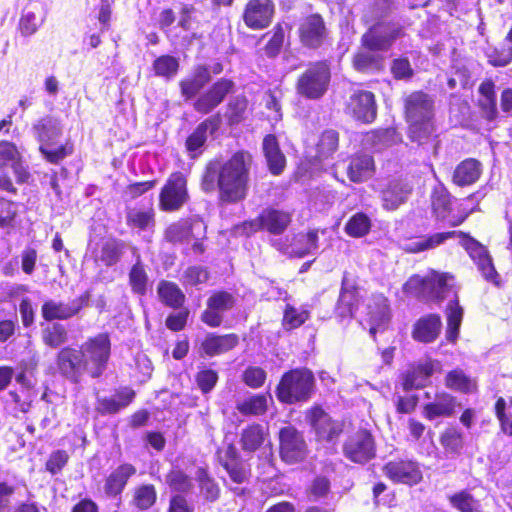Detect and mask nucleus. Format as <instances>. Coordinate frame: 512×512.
Masks as SVG:
<instances>
[{"label": "nucleus", "instance_id": "680f3d73", "mask_svg": "<svg viewBox=\"0 0 512 512\" xmlns=\"http://www.w3.org/2000/svg\"><path fill=\"white\" fill-rule=\"evenodd\" d=\"M166 483L176 494H187L193 488L191 477L179 467H173L167 472Z\"/></svg>", "mask_w": 512, "mask_h": 512}, {"label": "nucleus", "instance_id": "6e6d98bb", "mask_svg": "<svg viewBox=\"0 0 512 512\" xmlns=\"http://www.w3.org/2000/svg\"><path fill=\"white\" fill-rule=\"evenodd\" d=\"M196 481L200 494L208 502H216L221 495V488L210 475L207 468L199 467L196 472Z\"/></svg>", "mask_w": 512, "mask_h": 512}, {"label": "nucleus", "instance_id": "f8f14e48", "mask_svg": "<svg viewBox=\"0 0 512 512\" xmlns=\"http://www.w3.org/2000/svg\"><path fill=\"white\" fill-rule=\"evenodd\" d=\"M404 36L405 30L402 25L393 21H379L361 36V48L387 51L397 39Z\"/></svg>", "mask_w": 512, "mask_h": 512}, {"label": "nucleus", "instance_id": "603ef678", "mask_svg": "<svg viewBox=\"0 0 512 512\" xmlns=\"http://www.w3.org/2000/svg\"><path fill=\"white\" fill-rule=\"evenodd\" d=\"M459 230H449L444 232H437L430 234L423 239L413 242L406 247L408 253H421L427 250L434 249L449 239L457 238Z\"/></svg>", "mask_w": 512, "mask_h": 512}, {"label": "nucleus", "instance_id": "bb28decb", "mask_svg": "<svg viewBox=\"0 0 512 512\" xmlns=\"http://www.w3.org/2000/svg\"><path fill=\"white\" fill-rule=\"evenodd\" d=\"M359 291L355 284L348 285L346 276L341 281L339 297L334 313L338 320H351L354 318L359 305Z\"/></svg>", "mask_w": 512, "mask_h": 512}, {"label": "nucleus", "instance_id": "a878e982", "mask_svg": "<svg viewBox=\"0 0 512 512\" xmlns=\"http://www.w3.org/2000/svg\"><path fill=\"white\" fill-rule=\"evenodd\" d=\"M137 473L135 465L123 462L114 468L104 479L103 491L108 498L121 496L130 479Z\"/></svg>", "mask_w": 512, "mask_h": 512}, {"label": "nucleus", "instance_id": "f257e3e1", "mask_svg": "<svg viewBox=\"0 0 512 512\" xmlns=\"http://www.w3.org/2000/svg\"><path fill=\"white\" fill-rule=\"evenodd\" d=\"M252 155L245 150L234 152L226 161L213 158L206 162L200 188L206 194L217 192L222 204H236L246 199L249 192Z\"/></svg>", "mask_w": 512, "mask_h": 512}, {"label": "nucleus", "instance_id": "49530a36", "mask_svg": "<svg viewBox=\"0 0 512 512\" xmlns=\"http://www.w3.org/2000/svg\"><path fill=\"white\" fill-rule=\"evenodd\" d=\"M267 430L260 423H250L240 434L239 443L244 452H255L265 442Z\"/></svg>", "mask_w": 512, "mask_h": 512}, {"label": "nucleus", "instance_id": "4be33fe9", "mask_svg": "<svg viewBox=\"0 0 512 512\" xmlns=\"http://www.w3.org/2000/svg\"><path fill=\"white\" fill-rule=\"evenodd\" d=\"M221 125L220 115L214 114L200 122L185 140V149L191 159L198 157L205 146L208 133L214 134Z\"/></svg>", "mask_w": 512, "mask_h": 512}, {"label": "nucleus", "instance_id": "0eeeda50", "mask_svg": "<svg viewBox=\"0 0 512 512\" xmlns=\"http://www.w3.org/2000/svg\"><path fill=\"white\" fill-rule=\"evenodd\" d=\"M342 454L351 463L365 465L376 458L377 442L366 426L352 428L342 443Z\"/></svg>", "mask_w": 512, "mask_h": 512}, {"label": "nucleus", "instance_id": "58836bf2", "mask_svg": "<svg viewBox=\"0 0 512 512\" xmlns=\"http://www.w3.org/2000/svg\"><path fill=\"white\" fill-rule=\"evenodd\" d=\"M482 174V164L475 158H466L456 165L452 174V183L458 187H467L476 183Z\"/></svg>", "mask_w": 512, "mask_h": 512}, {"label": "nucleus", "instance_id": "aec40b11", "mask_svg": "<svg viewBox=\"0 0 512 512\" xmlns=\"http://www.w3.org/2000/svg\"><path fill=\"white\" fill-rule=\"evenodd\" d=\"M413 192L411 183L403 177L389 179L379 191L383 210L393 212L407 203Z\"/></svg>", "mask_w": 512, "mask_h": 512}, {"label": "nucleus", "instance_id": "72a5a7b5", "mask_svg": "<svg viewBox=\"0 0 512 512\" xmlns=\"http://www.w3.org/2000/svg\"><path fill=\"white\" fill-rule=\"evenodd\" d=\"M459 403L457 397L448 392H438L435 394L434 401L423 405L422 414L425 419L432 421L436 418L452 417Z\"/></svg>", "mask_w": 512, "mask_h": 512}, {"label": "nucleus", "instance_id": "4d7b16f0", "mask_svg": "<svg viewBox=\"0 0 512 512\" xmlns=\"http://www.w3.org/2000/svg\"><path fill=\"white\" fill-rule=\"evenodd\" d=\"M236 410L243 416H262L268 411V398L264 393L254 394L238 401Z\"/></svg>", "mask_w": 512, "mask_h": 512}, {"label": "nucleus", "instance_id": "c9c22d12", "mask_svg": "<svg viewBox=\"0 0 512 512\" xmlns=\"http://www.w3.org/2000/svg\"><path fill=\"white\" fill-rule=\"evenodd\" d=\"M377 50L362 48L351 59L352 67L359 73L377 74L385 69V58Z\"/></svg>", "mask_w": 512, "mask_h": 512}, {"label": "nucleus", "instance_id": "dca6fc26", "mask_svg": "<svg viewBox=\"0 0 512 512\" xmlns=\"http://www.w3.org/2000/svg\"><path fill=\"white\" fill-rule=\"evenodd\" d=\"M279 455L283 462L296 464L302 462L307 456V444L303 433L295 426L282 427L278 433Z\"/></svg>", "mask_w": 512, "mask_h": 512}, {"label": "nucleus", "instance_id": "ea45409f", "mask_svg": "<svg viewBox=\"0 0 512 512\" xmlns=\"http://www.w3.org/2000/svg\"><path fill=\"white\" fill-rule=\"evenodd\" d=\"M478 93L480 95L477 105L483 117L492 122L498 118V109L495 93V83L491 78L484 79L479 87Z\"/></svg>", "mask_w": 512, "mask_h": 512}, {"label": "nucleus", "instance_id": "9b49d317", "mask_svg": "<svg viewBox=\"0 0 512 512\" xmlns=\"http://www.w3.org/2000/svg\"><path fill=\"white\" fill-rule=\"evenodd\" d=\"M297 36L301 47L308 51H318L330 41L327 23L318 12L310 13L300 19Z\"/></svg>", "mask_w": 512, "mask_h": 512}, {"label": "nucleus", "instance_id": "473e14b6", "mask_svg": "<svg viewBox=\"0 0 512 512\" xmlns=\"http://www.w3.org/2000/svg\"><path fill=\"white\" fill-rule=\"evenodd\" d=\"M238 345L239 336L236 333H208L200 344V352L203 356L215 357L235 349Z\"/></svg>", "mask_w": 512, "mask_h": 512}, {"label": "nucleus", "instance_id": "f03ea898", "mask_svg": "<svg viewBox=\"0 0 512 512\" xmlns=\"http://www.w3.org/2000/svg\"><path fill=\"white\" fill-rule=\"evenodd\" d=\"M316 390L312 370L297 367L285 371L276 385L275 396L281 404L294 405L308 402Z\"/></svg>", "mask_w": 512, "mask_h": 512}, {"label": "nucleus", "instance_id": "052dcab7", "mask_svg": "<svg viewBox=\"0 0 512 512\" xmlns=\"http://www.w3.org/2000/svg\"><path fill=\"white\" fill-rule=\"evenodd\" d=\"M179 67V59L170 54L158 56L152 64L154 75L166 80L174 78L179 71Z\"/></svg>", "mask_w": 512, "mask_h": 512}, {"label": "nucleus", "instance_id": "c85d7f7f", "mask_svg": "<svg viewBox=\"0 0 512 512\" xmlns=\"http://www.w3.org/2000/svg\"><path fill=\"white\" fill-rule=\"evenodd\" d=\"M210 69L205 64L194 66L192 73L179 81L180 94L185 100L196 99L201 90L211 81Z\"/></svg>", "mask_w": 512, "mask_h": 512}, {"label": "nucleus", "instance_id": "a19ab883", "mask_svg": "<svg viewBox=\"0 0 512 512\" xmlns=\"http://www.w3.org/2000/svg\"><path fill=\"white\" fill-rule=\"evenodd\" d=\"M439 443L447 457L457 458L464 451L465 436L458 426L449 425L439 434Z\"/></svg>", "mask_w": 512, "mask_h": 512}, {"label": "nucleus", "instance_id": "4468645a", "mask_svg": "<svg viewBox=\"0 0 512 512\" xmlns=\"http://www.w3.org/2000/svg\"><path fill=\"white\" fill-rule=\"evenodd\" d=\"M344 111L356 122L372 124L378 116L376 95L369 90L355 89L345 102Z\"/></svg>", "mask_w": 512, "mask_h": 512}, {"label": "nucleus", "instance_id": "423d86ee", "mask_svg": "<svg viewBox=\"0 0 512 512\" xmlns=\"http://www.w3.org/2000/svg\"><path fill=\"white\" fill-rule=\"evenodd\" d=\"M452 278L449 273L431 270L427 275H411L404 284V290L412 293L425 302L440 304L446 298L450 289L448 280Z\"/></svg>", "mask_w": 512, "mask_h": 512}, {"label": "nucleus", "instance_id": "a211bd4d", "mask_svg": "<svg viewBox=\"0 0 512 512\" xmlns=\"http://www.w3.org/2000/svg\"><path fill=\"white\" fill-rule=\"evenodd\" d=\"M90 297V292L85 291L70 303L53 299L45 300L41 306V316L47 322L69 320L88 306Z\"/></svg>", "mask_w": 512, "mask_h": 512}, {"label": "nucleus", "instance_id": "c756f323", "mask_svg": "<svg viewBox=\"0 0 512 512\" xmlns=\"http://www.w3.org/2000/svg\"><path fill=\"white\" fill-rule=\"evenodd\" d=\"M200 226V222L191 217L180 218L164 229L163 238L172 245L188 244L195 238L194 231Z\"/></svg>", "mask_w": 512, "mask_h": 512}, {"label": "nucleus", "instance_id": "09e8293b", "mask_svg": "<svg viewBox=\"0 0 512 512\" xmlns=\"http://www.w3.org/2000/svg\"><path fill=\"white\" fill-rule=\"evenodd\" d=\"M463 308L459 304L458 296L455 295L447 306V326H446V340L455 344L459 337L460 326L463 319Z\"/></svg>", "mask_w": 512, "mask_h": 512}, {"label": "nucleus", "instance_id": "9d476101", "mask_svg": "<svg viewBox=\"0 0 512 512\" xmlns=\"http://www.w3.org/2000/svg\"><path fill=\"white\" fill-rule=\"evenodd\" d=\"M189 201L187 175L181 171L170 173L159 192L158 207L160 211L166 213L179 211Z\"/></svg>", "mask_w": 512, "mask_h": 512}, {"label": "nucleus", "instance_id": "7c9ffc66", "mask_svg": "<svg viewBox=\"0 0 512 512\" xmlns=\"http://www.w3.org/2000/svg\"><path fill=\"white\" fill-rule=\"evenodd\" d=\"M340 147V132L334 128H325L322 130L314 145V154L312 163L322 164L332 159Z\"/></svg>", "mask_w": 512, "mask_h": 512}, {"label": "nucleus", "instance_id": "f704fd0d", "mask_svg": "<svg viewBox=\"0 0 512 512\" xmlns=\"http://www.w3.org/2000/svg\"><path fill=\"white\" fill-rule=\"evenodd\" d=\"M407 137L417 146H425L438 138L435 117L405 121Z\"/></svg>", "mask_w": 512, "mask_h": 512}, {"label": "nucleus", "instance_id": "1a4fd4ad", "mask_svg": "<svg viewBox=\"0 0 512 512\" xmlns=\"http://www.w3.org/2000/svg\"><path fill=\"white\" fill-rule=\"evenodd\" d=\"M457 238L459 239V245L466 251L483 278L496 287H500L501 278L494 266L493 258L488 248L469 232L459 230Z\"/></svg>", "mask_w": 512, "mask_h": 512}, {"label": "nucleus", "instance_id": "39448f33", "mask_svg": "<svg viewBox=\"0 0 512 512\" xmlns=\"http://www.w3.org/2000/svg\"><path fill=\"white\" fill-rule=\"evenodd\" d=\"M86 376L91 379L102 378L108 368L112 356V341L108 332L89 336L81 343Z\"/></svg>", "mask_w": 512, "mask_h": 512}, {"label": "nucleus", "instance_id": "393cba45", "mask_svg": "<svg viewBox=\"0 0 512 512\" xmlns=\"http://www.w3.org/2000/svg\"><path fill=\"white\" fill-rule=\"evenodd\" d=\"M454 202H457V199L444 184L435 185L430 194L431 213L435 220L449 224L456 213V208H453Z\"/></svg>", "mask_w": 512, "mask_h": 512}, {"label": "nucleus", "instance_id": "8fccbe9b", "mask_svg": "<svg viewBox=\"0 0 512 512\" xmlns=\"http://www.w3.org/2000/svg\"><path fill=\"white\" fill-rule=\"evenodd\" d=\"M249 101L243 94L231 97L226 106L224 117L228 126H236L246 119Z\"/></svg>", "mask_w": 512, "mask_h": 512}, {"label": "nucleus", "instance_id": "13d9d810", "mask_svg": "<svg viewBox=\"0 0 512 512\" xmlns=\"http://www.w3.org/2000/svg\"><path fill=\"white\" fill-rule=\"evenodd\" d=\"M156 502L157 490L155 485L143 483L133 489L131 503L136 509L140 511L149 510Z\"/></svg>", "mask_w": 512, "mask_h": 512}, {"label": "nucleus", "instance_id": "5701e85b", "mask_svg": "<svg viewBox=\"0 0 512 512\" xmlns=\"http://www.w3.org/2000/svg\"><path fill=\"white\" fill-rule=\"evenodd\" d=\"M346 176L354 184L368 181L376 172V163L373 155L357 151L346 159Z\"/></svg>", "mask_w": 512, "mask_h": 512}, {"label": "nucleus", "instance_id": "338daca9", "mask_svg": "<svg viewBox=\"0 0 512 512\" xmlns=\"http://www.w3.org/2000/svg\"><path fill=\"white\" fill-rule=\"evenodd\" d=\"M128 280L134 294L144 296L147 293L148 275L140 260L134 263L130 268Z\"/></svg>", "mask_w": 512, "mask_h": 512}, {"label": "nucleus", "instance_id": "bf43d9fd", "mask_svg": "<svg viewBox=\"0 0 512 512\" xmlns=\"http://www.w3.org/2000/svg\"><path fill=\"white\" fill-rule=\"evenodd\" d=\"M68 331L65 326L58 322H53L51 325L42 329L41 340L42 343L51 349L63 347L68 341Z\"/></svg>", "mask_w": 512, "mask_h": 512}, {"label": "nucleus", "instance_id": "69168bd1", "mask_svg": "<svg viewBox=\"0 0 512 512\" xmlns=\"http://www.w3.org/2000/svg\"><path fill=\"white\" fill-rule=\"evenodd\" d=\"M344 229L350 237L361 238L370 232L371 220L364 212H357L349 218Z\"/></svg>", "mask_w": 512, "mask_h": 512}, {"label": "nucleus", "instance_id": "20e7f679", "mask_svg": "<svg viewBox=\"0 0 512 512\" xmlns=\"http://www.w3.org/2000/svg\"><path fill=\"white\" fill-rule=\"evenodd\" d=\"M332 79L331 63L327 59L308 63L299 74L295 89L299 96L308 100H319L329 90Z\"/></svg>", "mask_w": 512, "mask_h": 512}, {"label": "nucleus", "instance_id": "e433bc0d", "mask_svg": "<svg viewBox=\"0 0 512 512\" xmlns=\"http://www.w3.org/2000/svg\"><path fill=\"white\" fill-rule=\"evenodd\" d=\"M125 251L126 243L124 240L115 236H109L101 242L95 261L105 267H113L121 262Z\"/></svg>", "mask_w": 512, "mask_h": 512}, {"label": "nucleus", "instance_id": "7ed1b4c3", "mask_svg": "<svg viewBox=\"0 0 512 512\" xmlns=\"http://www.w3.org/2000/svg\"><path fill=\"white\" fill-rule=\"evenodd\" d=\"M32 131L35 138L40 143L39 152L48 163L57 165L67 156L73 154L74 145L69 140L57 148H51L56 143V139L62 134L60 123L55 117L45 115L39 118L33 124Z\"/></svg>", "mask_w": 512, "mask_h": 512}, {"label": "nucleus", "instance_id": "6e6552de", "mask_svg": "<svg viewBox=\"0 0 512 512\" xmlns=\"http://www.w3.org/2000/svg\"><path fill=\"white\" fill-rule=\"evenodd\" d=\"M305 419L318 443L335 444L344 432V422L333 418L320 404L306 410Z\"/></svg>", "mask_w": 512, "mask_h": 512}, {"label": "nucleus", "instance_id": "774afa93", "mask_svg": "<svg viewBox=\"0 0 512 512\" xmlns=\"http://www.w3.org/2000/svg\"><path fill=\"white\" fill-rule=\"evenodd\" d=\"M206 305L223 314L235 307L236 298L227 290H216L208 297Z\"/></svg>", "mask_w": 512, "mask_h": 512}, {"label": "nucleus", "instance_id": "5fc2aeb1", "mask_svg": "<svg viewBox=\"0 0 512 512\" xmlns=\"http://www.w3.org/2000/svg\"><path fill=\"white\" fill-rule=\"evenodd\" d=\"M19 203L0 196V230L10 233L19 224Z\"/></svg>", "mask_w": 512, "mask_h": 512}, {"label": "nucleus", "instance_id": "f3484780", "mask_svg": "<svg viewBox=\"0 0 512 512\" xmlns=\"http://www.w3.org/2000/svg\"><path fill=\"white\" fill-rule=\"evenodd\" d=\"M275 14L274 0H247L243 6L241 19L248 29L259 31L272 24Z\"/></svg>", "mask_w": 512, "mask_h": 512}, {"label": "nucleus", "instance_id": "3c124183", "mask_svg": "<svg viewBox=\"0 0 512 512\" xmlns=\"http://www.w3.org/2000/svg\"><path fill=\"white\" fill-rule=\"evenodd\" d=\"M126 224L131 229L147 231L154 229L156 225V214L153 207L148 209H128L126 211Z\"/></svg>", "mask_w": 512, "mask_h": 512}, {"label": "nucleus", "instance_id": "c03bdc74", "mask_svg": "<svg viewBox=\"0 0 512 512\" xmlns=\"http://www.w3.org/2000/svg\"><path fill=\"white\" fill-rule=\"evenodd\" d=\"M157 295L160 302L171 309L179 310L186 302V295L173 281L160 280L157 285Z\"/></svg>", "mask_w": 512, "mask_h": 512}, {"label": "nucleus", "instance_id": "ddd939ff", "mask_svg": "<svg viewBox=\"0 0 512 512\" xmlns=\"http://www.w3.org/2000/svg\"><path fill=\"white\" fill-rule=\"evenodd\" d=\"M55 367L58 374L72 384H79L86 375L81 345H66L55 355Z\"/></svg>", "mask_w": 512, "mask_h": 512}, {"label": "nucleus", "instance_id": "de8ad7c7", "mask_svg": "<svg viewBox=\"0 0 512 512\" xmlns=\"http://www.w3.org/2000/svg\"><path fill=\"white\" fill-rule=\"evenodd\" d=\"M390 320L391 310L388 299L382 294L373 296L367 307L368 323L388 326Z\"/></svg>", "mask_w": 512, "mask_h": 512}, {"label": "nucleus", "instance_id": "4c0bfd02", "mask_svg": "<svg viewBox=\"0 0 512 512\" xmlns=\"http://www.w3.org/2000/svg\"><path fill=\"white\" fill-rule=\"evenodd\" d=\"M260 215L264 231L272 235L283 234L292 222L290 212L274 207L264 208Z\"/></svg>", "mask_w": 512, "mask_h": 512}, {"label": "nucleus", "instance_id": "2f4dec72", "mask_svg": "<svg viewBox=\"0 0 512 512\" xmlns=\"http://www.w3.org/2000/svg\"><path fill=\"white\" fill-rule=\"evenodd\" d=\"M136 391L125 386L115 390L110 397H102L97 400L96 411L100 415H114L127 408L135 399Z\"/></svg>", "mask_w": 512, "mask_h": 512}, {"label": "nucleus", "instance_id": "79ce46f5", "mask_svg": "<svg viewBox=\"0 0 512 512\" xmlns=\"http://www.w3.org/2000/svg\"><path fill=\"white\" fill-rule=\"evenodd\" d=\"M444 385L451 391L462 394H473L478 391V381L465 373L461 368L449 370L444 377Z\"/></svg>", "mask_w": 512, "mask_h": 512}, {"label": "nucleus", "instance_id": "412c9836", "mask_svg": "<svg viewBox=\"0 0 512 512\" xmlns=\"http://www.w3.org/2000/svg\"><path fill=\"white\" fill-rule=\"evenodd\" d=\"M404 121L435 117V101L423 90H415L402 98Z\"/></svg>", "mask_w": 512, "mask_h": 512}, {"label": "nucleus", "instance_id": "0e129e2a", "mask_svg": "<svg viewBox=\"0 0 512 512\" xmlns=\"http://www.w3.org/2000/svg\"><path fill=\"white\" fill-rule=\"evenodd\" d=\"M38 12V7L27 6L23 9L18 23L22 36L28 37L36 33L42 24V20L37 16Z\"/></svg>", "mask_w": 512, "mask_h": 512}, {"label": "nucleus", "instance_id": "a18cd8bd", "mask_svg": "<svg viewBox=\"0 0 512 512\" xmlns=\"http://www.w3.org/2000/svg\"><path fill=\"white\" fill-rule=\"evenodd\" d=\"M485 196L486 194L482 190H477L461 199L456 205V213L449 222V226L458 227L462 225L472 213L480 211V202Z\"/></svg>", "mask_w": 512, "mask_h": 512}, {"label": "nucleus", "instance_id": "6ab92c4d", "mask_svg": "<svg viewBox=\"0 0 512 512\" xmlns=\"http://www.w3.org/2000/svg\"><path fill=\"white\" fill-rule=\"evenodd\" d=\"M235 90V82L226 77L217 79L193 102V109L202 115L209 114L217 108L226 97Z\"/></svg>", "mask_w": 512, "mask_h": 512}, {"label": "nucleus", "instance_id": "864d4df0", "mask_svg": "<svg viewBox=\"0 0 512 512\" xmlns=\"http://www.w3.org/2000/svg\"><path fill=\"white\" fill-rule=\"evenodd\" d=\"M452 508L458 512H484L480 500L469 489H461L447 496Z\"/></svg>", "mask_w": 512, "mask_h": 512}, {"label": "nucleus", "instance_id": "e2e57ef3", "mask_svg": "<svg viewBox=\"0 0 512 512\" xmlns=\"http://www.w3.org/2000/svg\"><path fill=\"white\" fill-rule=\"evenodd\" d=\"M310 318V311L305 307L297 308L292 304H286L283 317L282 326L285 330H294L302 326Z\"/></svg>", "mask_w": 512, "mask_h": 512}, {"label": "nucleus", "instance_id": "37998d69", "mask_svg": "<svg viewBox=\"0 0 512 512\" xmlns=\"http://www.w3.org/2000/svg\"><path fill=\"white\" fill-rule=\"evenodd\" d=\"M318 248V231L310 230L301 232L293 236L290 247L286 250V254L290 258H303Z\"/></svg>", "mask_w": 512, "mask_h": 512}, {"label": "nucleus", "instance_id": "2eb2a0df", "mask_svg": "<svg viewBox=\"0 0 512 512\" xmlns=\"http://www.w3.org/2000/svg\"><path fill=\"white\" fill-rule=\"evenodd\" d=\"M382 472L392 483L409 487L418 485L423 480L419 462L410 458L391 459L382 466Z\"/></svg>", "mask_w": 512, "mask_h": 512}, {"label": "nucleus", "instance_id": "cd10ccee", "mask_svg": "<svg viewBox=\"0 0 512 512\" xmlns=\"http://www.w3.org/2000/svg\"><path fill=\"white\" fill-rule=\"evenodd\" d=\"M441 330V316L437 313H429L415 321L411 330V336L416 342L429 344L436 341Z\"/></svg>", "mask_w": 512, "mask_h": 512}, {"label": "nucleus", "instance_id": "b1692460", "mask_svg": "<svg viewBox=\"0 0 512 512\" xmlns=\"http://www.w3.org/2000/svg\"><path fill=\"white\" fill-rule=\"evenodd\" d=\"M438 361L427 358L423 362H416L409 365L401 375V385L405 391L422 389L430 384V378L435 372V364Z\"/></svg>", "mask_w": 512, "mask_h": 512}]
</instances>
